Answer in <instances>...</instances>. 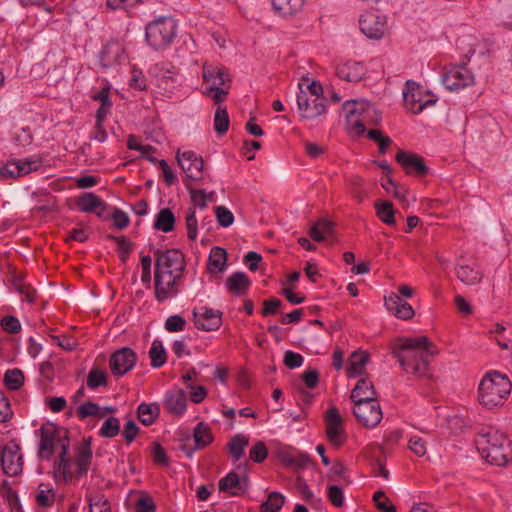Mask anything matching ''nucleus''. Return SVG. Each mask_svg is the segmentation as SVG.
Masks as SVG:
<instances>
[{
    "label": "nucleus",
    "mask_w": 512,
    "mask_h": 512,
    "mask_svg": "<svg viewBox=\"0 0 512 512\" xmlns=\"http://www.w3.org/2000/svg\"><path fill=\"white\" fill-rule=\"evenodd\" d=\"M219 490L232 496H239L245 493L248 488V479L244 476L242 479L235 472L228 473L218 483Z\"/></svg>",
    "instance_id": "24"
},
{
    "label": "nucleus",
    "mask_w": 512,
    "mask_h": 512,
    "mask_svg": "<svg viewBox=\"0 0 512 512\" xmlns=\"http://www.w3.org/2000/svg\"><path fill=\"white\" fill-rule=\"evenodd\" d=\"M152 456L156 464L162 466L169 465V457L167 456L165 449L157 442L153 443Z\"/></svg>",
    "instance_id": "58"
},
{
    "label": "nucleus",
    "mask_w": 512,
    "mask_h": 512,
    "mask_svg": "<svg viewBox=\"0 0 512 512\" xmlns=\"http://www.w3.org/2000/svg\"><path fill=\"white\" fill-rule=\"evenodd\" d=\"M137 413L140 422L145 426H149L152 425L158 418L160 414V408L158 404L155 403H142L138 406Z\"/></svg>",
    "instance_id": "37"
},
{
    "label": "nucleus",
    "mask_w": 512,
    "mask_h": 512,
    "mask_svg": "<svg viewBox=\"0 0 512 512\" xmlns=\"http://www.w3.org/2000/svg\"><path fill=\"white\" fill-rule=\"evenodd\" d=\"M283 460L292 466L305 468L311 463V459L307 454L304 453H296V454H287L283 457Z\"/></svg>",
    "instance_id": "53"
},
{
    "label": "nucleus",
    "mask_w": 512,
    "mask_h": 512,
    "mask_svg": "<svg viewBox=\"0 0 512 512\" xmlns=\"http://www.w3.org/2000/svg\"><path fill=\"white\" fill-rule=\"evenodd\" d=\"M107 238L116 242L120 258L125 262L132 251V243L125 236L108 235Z\"/></svg>",
    "instance_id": "48"
},
{
    "label": "nucleus",
    "mask_w": 512,
    "mask_h": 512,
    "mask_svg": "<svg viewBox=\"0 0 512 512\" xmlns=\"http://www.w3.org/2000/svg\"><path fill=\"white\" fill-rule=\"evenodd\" d=\"M285 502V497L279 492H271L267 501L261 504V512H279Z\"/></svg>",
    "instance_id": "43"
},
{
    "label": "nucleus",
    "mask_w": 512,
    "mask_h": 512,
    "mask_svg": "<svg viewBox=\"0 0 512 512\" xmlns=\"http://www.w3.org/2000/svg\"><path fill=\"white\" fill-rule=\"evenodd\" d=\"M156 506L149 495L141 496L135 503L136 512H154Z\"/></svg>",
    "instance_id": "59"
},
{
    "label": "nucleus",
    "mask_w": 512,
    "mask_h": 512,
    "mask_svg": "<svg viewBox=\"0 0 512 512\" xmlns=\"http://www.w3.org/2000/svg\"><path fill=\"white\" fill-rule=\"evenodd\" d=\"M336 74L347 82H357L365 75V67L360 62L346 61L337 66Z\"/></svg>",
    "instance_id": "26"
},
{
    "label": "nucleus",
    "mask_w": 512,
    "mask_h": 512,
    "mask_svg": "<svg viewBox=\"0 0 512 512\" xmlns=\"http://www.w3.org/2000/svg\"><path fill=\"white\" fill-rule=\"evenodd\" d=\"M305 0H272L274 11L282 17H292L302 11Z\"/></svg>",
    "instance_id": "29"
},
{
    "label": "nucleus",
    "mask_w": 512,
    "mask_h": 512,
    "mask_svg": "<svg viewBox=\"0 0 512 512\" xmlns=\"http://www.w3.org/2000/svg\"><path fill=\"white\" fill-rule=\"evenodd\" d=\"M107 385V373L104 370L93 368L87 376V386L90 389H97Z\"/></svg>",
    "instance_id": "47"
},
{
    "label": "nucleus",
    "mask_w": 512,
    "mask_h": 512,
    "mask_svg": "<svg viewBox=\"0 0 512 512\" xmlns=\"http://www.w3.org/2000/svg\"><path fill=\"white\" fill-rule=\"evenodd\" d=\"M111 218L114 226L120 230L126 228L130 223L128 215L120 209H115Z\"/></svg>",
    "instance_id": "62"
},
{
    "label": "nucleus",
    "mask_w": 512,
    "mask_h": 512,
    "mask_svg": "<svg viewBox=\"0 0 512 512\" xmlns=\"http://www.w3.org/2000/svg\"><path fill=\"white\" fill-rule=\"evenodd\" d=\"M36 502L41 507H50L55 502V493L45 484H40L36 491Z\"/></svg>",
    "instance_id": "44"
},
{
    "label": "nucleus",
    "mask_w": 512,
    "mask_h": 512,
    "mask_svg": "<svg viewBox=\"0 0 512 512\" xmlns=\"http://www.w3.org/2000/svg\"><path fill=\"white\" fill-rule=\"evenodd\" d=\"M126 59L124 46L118 41L108 42L100 54V63L105 68L121 64Z\"/></svg>",
    "instance_id": "22"
},
{
    "label": "nucleus",
    "mask_w": 512,
    "mask_h": 512,
    "mask_svg": "<svg viewBox=\"0 0 512 512\" xmlns=\"http://www.w3.org/2000/svg\"><path fill=\"white\" fill-rule=\"evenodd\" d=\"M69 439L61 440V452L58 459L54 462V472L56 478L70 481L74 478H80L86 475L92 461V450L90 442L82 443L76 453L75 462L68 457Z\"/></svg>",
    "instance_id": "3"
},
{
    "label": "nucleus",
    "mask_w": 512,
    "mask_h": 512,
    "mask_svg": "<svg viewBox=\"0 0 512 512\" xmlns=\"http://www.w3.org/2000/svg\"><path fill=\"white\" fill-rule=\"evenodd\" d=\"M203 80L205 96L210 97L216 105L226 100L231 87V78L224 67L205 64Z\"/></svg>",
    "instance_id": "7"
},
{
    "label": "nucleus",
    "mask_w": 512,
    "mask_h": 512,
    "mask_svg": "<svg viewBox=\"0 0 512 512\" xmlns=\"http://www.w3.org/2000/svg\"><path fill=\"white\" fill-rule=\"evenodd\" d=\"M5 386L10 390H18L24 383V374L20 369H11L5 373Z\"/></svg>",
    "instance_id": "46"
},
{
    "label": "nucleus",
    "mask_w": 512,
    "mask_h": 512,
    "mask_svg": "<svg viewBox=\"0 0 512 512\" xmlns=\"http://www.w3.org/2000/svg\"><path fill=\"white\" fill-rule=\"evenodd\" d=\"M248 443V437L243 434H237L230 440L228 450L234 461H238L244 455Z\"/></svg>",
    "instance_id": "39"
},
{
    "label": "nucleus",
    "mask_w": 512,
    "mask_h": 512,
    "mask_svg": "<svg viewBox=\"0 0 512 512\" xmlns=\"http://www.w3.org/2000/svg\"><path fill=\"white\" fill-rule=\"evenodd\" d=\"M375 209L377 217L387 225L395 224V213L393 204L389 201L375 202Z\"/></svg>",
    "instance_id": "40"
},
{
    "label": "nucleus",
    "mask_w": 512,
    "mask_h": 512,
    "mask_svg": "<svg viewBox=\"0 0 512 512\" xmlns=\"http://www.w3.org/2000/svg\"><path fill=\"white\" fill-rule=\"evenodd\" d=\"M40 432V443L38 456L40 458L50 459L56 446L61 448V440L68 439L66 435H61L60 431L54 425L42 426Z\"/></svg>",
    "instance_id": "13"
},
{
    "label": "nucleus",
    "mask_w": 512,
    "mask_h": 512,
    "mask_svg": "<svg viewBox=\"0 0 512 512\" xmlns=\"http://www.w3.org/2000/svg\"><path fill=\"white\" fill-rule=\"evenodd\" d=\"M334 223L328 219L321 218L317 220L309 229V236L316 242H323L332 235Z\"/></svg>",
    "instance_id": "30"
},
{
    "label": "nucleus",
    "mask_w": 512,
    "mask_h": 512,
    "mask_svg": "<svg viewBox=\"0 0 512 512\" xmlns=\"http://www.w3.org/2000/svg\"><path fill=\"white\" fill-rule=\"evenodd\" d=\"M392 353L407 373L425 377L429 374V358L436 350L426 336L402 337L395 343Z\"/></svg>",
    "instance_id": "1"
},
{
    "label": "nucleus",
    "mask_w": 512,
    "mask_h": 512,
    "mask_svg": "<svg viewBox=\"0 0 512 512\" xmlns=\"http://www.w3.org/2000/svg\"><path fill=\"white\" fill-rule=\"evenodd\" d=\"M346 122L356 135H362L367 125L378 124L381 120L377 110L366 101H346L343 105Z\"/></svg>",
    "instance_id": "6"
},
{
    "label": "nucleus",
    "mask_w": 512,
    "mask_h": 512,
    "mask_svg": "<svg viewBox=\"0 0 512 512\" xmlns=\"http://www.w3.org/2000/svg\"><path fill=\"white\" fill-rule=\"evenodd\" d=\"M193 321L200 330L215 331L222 324V312L208 307L194 308Z\"/></svg>",
    "instance_id": "18"
},
{
    "label": "nucleus",
    "mask_w": 512,
    "mask_h": 512,
    "mask_svg": "<svg viewBox=\"0 0 512 512\" xmlns=\"http://www.w3.org/2000/svg\"><path fill=\"white\" fill-rule=\"evenodd\" d=\"M268 455V450L264 444V442L259 441L257 442L249 452V457L251 460H253L256 463L263 462Z\"/></svg>",
    "instance_id": "57"
},
{
    "label": "nucleus",
    "mask_w": 512,
    "mask_h": 512,
    "mask_svg": "<svg viewBox=\"0 0 512 512\" xmlns=\"http://www.w3.org/2000/svg\"><path fill=\"white\" fill-rule=\"evenodd\" d=\"M176 36V23L172 18L162 17L146 27V40L154 49H162L171 44Z\"/></svg>",
    "instance_id": "8"
},
{
    "label": "nucleus",
    "mask_w": 512,
    "mask_h": 512,
    "mask_svg": "<svg viewBox=\"0 0 512 512\" xmlns=\"http://www.w3.org/2000/svg\"><path fill=\"white\" fill-rule=\"evenodd\" d=\"M250 285L251 281L243 272H235L226 279L228 291L235 296L246 294Z\"/></svg>",
    "instance_id": "27"
},
{
    "label": "nucleus",
    "mask_w": 512,
    "mask_h": 512,
    "mask_svg": "<svg viewBox=\"0 0 512 512\" xmlns=\"http://www.w3.org/2000/svg\"><path fill=\"white\" fill-rule=\"evenodd\" d=\"M137 363L136 353L129 347H123L110 356L109 366L113 375L120 377L127 374Z\"/></svg>",
    "instance_id": "17"
},
{
    "label": "nucleus",
    "mask_w": 512,
    "mask_h": 512,
    "mask_svg": "<svg viewBox=\"0 0 512 512\" xmlns=\"http://www.w3.org/2000/svg\"><path fill=\"white\" fill-rule=\"evenodd\" d=\"M446 89L457 91L474 83L473 73L465 65H456L442 76Z\"/></svg>",
    "instance_id": "14"
},
{
    "label": "nucleus",
    "mask_w": 512,
    "mask_h": 512,
    "mask_svg": "<svg viewBox=\"0 0 512 512\" xmlns=\"http://www.w3.org/2000/svg\"><path fill=\"white\" fill-rule=\"evenodd\" d=\"M376 391L371 381L362 378L355 385L351 393V399L354 403L376 400Z\"/></svg>",
    "instance_id": "28"
},
{
    "label": "nucleus",
    "mask_w": 512,
    "mask_h": 512,
    "mask_svg": "<svg viewBox=\"0 0 512 512\" xmlns=\"http://www.w3.org/2000/svg\"><path fill=\"white\" fill-rule=\"evenodd\" d=\"M325 423L326 435L329 442L336 448L341 447L346 440V434L343 427V419L336 407L328 409Z\"/></svg>",
    "instance_id": "16"
},
{
    "label": "nucleus",
    "mask_w": 512,
    "mask_h": 512,
    "mask_svg": "<svg viewBox=\"0 0 512 512\" xmlns=\"http://www.w3.org/2000/svg\"><path fill=\"white\" fill-rule=\"evenodd\" d=\"M187 387L190 389V399L192 402L201 403L205 399L207 391L204 386H193L191 384H187Z\"/></svg>",
    "instance_id": "64"
},
{
    "label": "nucleus",
    "mask_w": 512,
    "mask_h": 512,
    "mask_svg": "<svg viewBox=\"0 0 512 512\" xmlns=\"http://www.w3.org/2000/svg\"><path fill=\"white\" fill-rule=\"evenodd\" d=\"M369 361V354L366 352H354L349 358L347 376L356 377L364 372V368Z\"/></svg>",
    "instance_id": "35"
},
{
    "label": "nucleus",
    "mask_w": 512,
    "mask_h": 512,
    "mask_svg": "<svg viewBox=\"0 0 512 512\" xmlns=\"http://www.w3.org/2000/svg\"><path fill=\"white\" fill-rule=\"evenodd\" d=\"M476 447L483 458L496 466L506 465L512 457V448L505 434L487 427L475 439Z\"/></svg>",
    "instance_id": "4"
},
{
    "label": "nucleus",
    "mask_w": 512,
    "mask_h": 512,
    "mask_svg": "<svg viewBox=\"0 0 512 512\" xmlns=\"http://www.w3.org/2000/svg\"><path fill=\"white\" fill-rule=\"evenodd\" d=\"M216 219L220 226L229 227L234 222L233 213L225 206H217L215 208Z\"/></svg>",
    "instance_id": "54"
},
{
    "label": "nucleus",
    "mask_w": 512,
    "mask_h": 512,
    "mask_svg": "<svg viewBox=\"0 0 512 512\" xmlns=\"http://www.w3.org/2000/svg\"><path fill=\"white\" fill-rule=\"evenodd\" d=\"M395 158L406 174L422 177L428 173V167L423 158L417 154L400 150Z\"/></svg>",
    "instance_id": "20"
},
{
    "label": "nucleus",
    "mask_w": 512,
    "mask_h": 512,
    "mask_svg": "<svg viewBox=\"0 0 512 512\" xmlns=\"http://www.w3.org/2000/svg\"><path fill=\"white\" fill-rule=\"evenodd\" d=\"M509 378L497 371L487 373L480 381L478 398L481 405L488 409L502 406L511 393Z\"/></svg>",
    "instance_id": "5"
},
{
    "label": "nucleus",
    "mask_w": 512,
    "mask_h": 512,
    "mask_svg": "<svg viewBox=\"0 0 512 512\" xmlns=\"http://www.w3.org/2000/svg\"><path fill=\"white\" fill-rule=\"evenodd\" d=\"M373 500L378 510L382 512H396L395 506L383 491H377L373 495Z\"/></svg>",
    "instance_id": "51"
},
{
    "label": "nucleus",
    "mask_w": 512,
    "mask_h": 512,
    "mask_svg": "<svg viewBox=\"0 0 512 512\" xmlns=\"http://www.w3.org/2000/svg\"><path fill=\"white\" fill-rule=\"evenodd\" d=\"M353 414L357 421L367 428L376 427L383 417L381 407L376 400L355 403Z\"/></svg>",
    "instance_id": "12"
},
{
    "label": "nucleus",
    "mask_w": 512,
    "mask_h": 512,
    "mask_svg": "<svg viewBox=\"0 0 512 512\" xmlns=\"http://www.w3.org/2000/svg\"><path fill=\"white\" fill-rule=\"evenodd\" d=\"M41 166L42 160L39 157L10 160L4 167H0V180L6 177L18 178L25 176L39 170Z\"/></svg>",
    "instance_id": "10"
},
{
    "label": "nucleus",
    "mask_w": 512,
    "mask_h": 512,
    "mask_svg": "<svg viewBox=\"0 0 512 512\" xmlns=\"http://www.w3.org/2000/svg\"><path fill=\"white\" fill-rule=\"evenodd\" d=\"M149 358L151 360V366L154 368H160L166 363L167 354L160 340L156 339L152 342L149 350Z\"/></svg>",
    "instance_id": "38"
},
{
    "label": "nucleus",
    "mask_w": 512,
    "mask_h": 512,
    "mask_svg": "<svg viewBox=\"0 0 512 512\" xmlns=\"http://www.w3.org/2000/svg\"><path fill=\"white\" fill-rule=\"evenodd\" d=\"M77 416L80 419H85L90 416H98L99 418H103L105 413H100V406L98 404L88 401L78 408Z\"/></svg>",
    "instance_id": "49"
},
{
    "label": "nucleus",
    "mask_w": 512,
    "mask_h": 512,
    "mask_svg": "<svg viewBox=\"0 0 512 512\" xmlns=\"http://www.w3.org/2000/svg\"><path fill=\"white\" fill-rule=\"evenodd\" d=\"M77 205L80 210L86 213L94 212L98 209L105 210L106 203L94 193H85L78 198Z\"/></svg>",
    "instance_id": "34"
},
{
    "label": "nucleus",
    "mask_w": 512,
    "mask_h": 512,
    "mask_svg": "<svg viewBox=\"0 0 512 512\" xmlns=\"http://www.w3.org/2000/svg\"><path fill=\"white\" fill-rule=\"evenodd\" d=\"M193 439L195 449H203L213 442V434L210 426L204 422H199L193 430Z\"/></svg>",
    "instance_id": "32"
},
{
    "label": "nucleus",
    "mask_w": 512,
    "mask_h": 512,
    "mask_svg": "<svg viewBox=\"0 0 512 512\" xmlns=\"http://www.w3.org/2000/svg\"><path fill=\"white\" fill-rule=\"evenodd\" d=\"M1 465L3 472L8 476H17L21 473L23 461L18 445L14 444L3 448Z\"/></svg>",
    "instance_id": "19"
},
{
    "label": "nucleus",
    "mask_w": 512,
    "mask_h": 512,
    "mask_svg": "<svg viewBox=\"0 0 512 512\" xmlns=\"http://www.w3.org/2000/svg\"><path fill=\"white\" fill-rule=\"evenodd\" d=\"M303 356L293 351H286L284 354V364L290 368H298L303 364Z\"/></svg>",
    "instance_id": "61"
},
{
    "label": "nucleus",
    "mask_w": 512,
    "mask_h": 512,
    "mask_svg": "<svg viewBox=\"0 0 512 512\" xmlns=\"http://www.w3.org/2000/svg\"><path fill=\"white\" fill-rule=\"evenodd\" d=\"M139 432V427L133 420L128 421L123 430V437L127 444H130L135 440Z\"/></svg>",
    "instance_id": "63"
},
{
    "label": "nucleus",
    "mask_w": 512,
    "mask_h": 512,
    "mask_svg": "<svg viewBox=\"0 0 512 512\" xmlns=\"http://www.w3.org/2000/svg\"><path fill=\"white\" fill-rule=\"evenodd\" d=\"M297 95V105L302 118L312 120L325 113L324 98H317L313 95Z\"/></svg>",
    "instance_id": "21"
},
{
    "label": "nucleus",
    "mask_w": 512,
    "mask_h": 512,
    "mask_svg": "<svg viewBox=\"0 0 512 512\" xmlns=\"http://www.w3.org/2000/svg\"><path fill=\"white\" fill-rule=\"evenodd\" d=\"M185 222L188 238L191 240H195L197 238V219L195 216V210L193 208L188 209L185 217Z\"/></svg>",
    "instance_id": "56"
},
{
    "label": "nucleus",
    "mask_w": 512,
    "mask_h": 512,
    "mask_svg": "<svg viewBox=\"0 0 512 512\" xmlns=\"http://www.w3.org/2000/svg\"><path fill=\"white\" fill-rule=\"evenodd\" d=\"M155 265V298L164 302L178 293L177 283L185 266L184 255L177 249L158 250Z\"/></svg>",
    "instance_id": "2"
},
{
    "label": "nucleus",
    "mask_w": 512,
    "mask_h": 512,
    "mask_svg": "<svg viewBox=\"0 0 512 512\" xmlns=\"http://www.w3.org/2000/svg\"><path fill=\"white\" fill-rule=\"evenodd\" d=\"M408 448L418 457H424L427 454V442L418 435L410 436Z\"/></svg>",
    "instance_id": "50"
},
{
    "label": "nucleus",
    "mask_w": 512,
    "mask_h": 512,
    "mask_svg": "<svg viewBox=\"0 0 512 512\" xmlns=\"http://www.w3.org/2000/svg\"><path fill=\"white\" fill-rule=\"evenodd\" d=\"M190 196L192 203L194 207H198L200 209H204L207 207V203L213 201L214 198V192L206 193L202 189H193L190 187V185H186Z\"/></svg>",
    "instance_id": "41"
},
{
    "label": "nucleus",
    "mask_w": 512,
    "mask_h": 512,
    "mask_svg": "<svg viewBox=\"0 0 512 512\" xmlns=\"http://www.w3.org/2000/svg\"><path fill=\"white\" fill-rule=\"evenodd\" d=\"M361 32L370 39L382 38L387 30V18L377 12H365L359 18Z\"/></svg>",
    "instance_id": "11"
},
{
    "label": "nucleus",
    "mask_w": 512,
    "mask_h": 512,
    "mask_svg": "<svg viewBox=\"0 0 512 512\" xmlns=\"http://www.w3.org/2000/svg\"><path fill=\"white\" fill-rule=\"evenodd\" d=\"M177 161L187 178L201 181L204 178L203 158L193 151L177 152Z\"/></svg>",
    "instance_id": "15"
},
{
    "label": "nucleus",
    "mask_w": 512,
    "mask_h": 512,
    "mask_svg": "<svg viewBox=\"0 0 512 512\" xmlns=\"http://www.w3.org/2000/svg\"><path fill=\"white\" fill-rule=\"evenodd\" d=\"M175 215L169 208L161 209L155 218L154 228L158 231L168 233L175 227Z\"/></svg>",
    "instance_id": "36"
},
{
    "label": "nucleus",
    "mask_w": 512,
    "mask_h": 512,
    "mask_svg": "<svg viewBox=\"0 0 512 512\" xmlns=\"http://www.w3.org/2000/svg\"><path fill=\"white\" fill-rule=\"evenodd\" d=\"M164 407L170 414L183 415L187 408L186 392L182 389L168 391L164 398Z\"/></svg>",
    "instance_id": "25"
},
{
    "label": "nucleus",
    "mask_w": 512,
    "mask_h": 512,
    "mask_svg": "<svg viewBox=\"0 0 512 512\" xmlns=\"http://www.w3.org/2000/svg\"><path fill=\"white\" fill-rule=\"evenodd\" d=\"M455 273L457 278L467 285H475L482 279V274L479 270L466 264L458 263Z\"/></svg>",
    "instance_id": "33"
},
{
    "label": "nucleus",
    "mask_w": 512,
    "mask_h": 512,
    "mask_svg": "<svg viewBox=\"0 0 512 512\" xmlns=\"http://www.w3.org/2000/svg\"><path fill=\"white\" fill-rule=\"evenodd\" d=\"M187 322L180 315H171L169 316L164 324V328L168 332H181L185 329Z\"/></svg>",
    "instance_id": "52"
},
{
    "label": "nucleus",
    "mask_w": 512,
    "mask_h": 512,
    "mask_svg": "<svg viewBox=\"0 0 512 512\" xmlns=\"http://www.w3.org/2000/svg\"><path fill=\"white\" fill-rule=\"evenodd\" d=\"M384 304L386 309L399 319L409 320L415 315L412 306L394 292L385 296Z\"/></svg>",
    "instance_id": "23"
},
{
    "label": "nucleus",
    "mask_w": 512,
    "mask_h": 512,
    "mask_svg": "<svg viewBox=\"0 0 512 512\" xmlns=\"http://www.w3.org/2000/svg\"><path fill=\"white\" fill-rule=\"evenodd\" d=\"M405 86L403 98L405 106L410 112L418 114L425 107L435 104L436 99H433L428 93H423L414 81L407 80Z\"/></svg>",
    "instance_id": "9"
},
{
    "label": "nucleus",
    "mask_w": 512,
    "mask_h": 512,
    "mask_svg": "<svg viewBox=\"0 0 512 512\" xmlns=\"http://www.w3.org/2000/svg\"><path fill=\"white\" fill-rule=\"evenodd\" d=\"M229 115L227 112V109L225 107H222L220 104L218 105L215 116H214V129L215 131L223 135L227 132L229 128Z\"/></svg>",
    "instance_id": "42"
},
{
    "label": "nucleus",
    "mask_w": 512,
    "mask_h": 512,
    "mask_svg": "<svg viewBox=\"0 0 512 512\" xmlns=\"http://www.w3.org/2000/svg\"><path fill=\"white\" fill-rule=\"evenodd\" d=\"M227 252L221 247H213L210 251L207 268L210 273H220L226 267Z\"/></svg>",
    "instance_id": "31"
},
{
    "label": "nucleus",
    "mask_w": 512,
    "mask_h": 512,
    "mask_svg": "<svg viewBox=\"0 0 512 512\" xmlns=\"http://www.w3.org/2000/svg\"><path fill=\"white\" fill-rule=\"evenodd\" d=\"M120 432V420L114 416L108 417L99 430V435L103 438H113Z\"/></svg>",
    "instance_id": "45"
},
{
    "label": "nucleus",
    "mask_w": 512,
    "mask_h": 512,
    "mask_svg": "<svg viewBox=\"0 0 512 512\" xmlns=\"http://www.w3.org/2000/svg\"><path fill=\"white\" fill-rule=\"evenodd\" d=\"M327 497L335 507H342L344 504V494L338 485H330L327 488Z\"/></svg>",
    "instance_id": "55"
},
{
    "label": "nucleus",
    "mask_w": 512,
    "mask_h": 512,
    "mask_svg": "<svg viewBox=\"0 0 512 512\" xmlns=\"http://www.w3.org/2000/svg\"><path fill=\"white\" fill-rule=\"evenodd\" d=\"M1 327L4 331L11 334H16L21 330V324L19 320L14 316H5L1 320Z\"/></svg>",
    "instance_id": "60"
}]
</instances>
